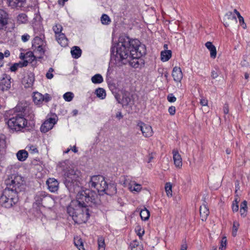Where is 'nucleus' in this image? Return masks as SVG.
<instances>
[{
	"label": "nucleus",
	"mask_w": 250,
	"mask_h": 250,
	"mask_svg": "<svg viewBox=\"0 0 250 250\" xmlns=\"http://www.w3.org/2000/svg\"><path fill=\"white\" fill-rule=\"evenodd\" d=\"M223 111L225 114H227L229 112V105L225 104L223 107Z\"/></svg>",
	"instance_id": "603ef678"
},
{
	"label": "nucleus",
	"mask_w": 250,
	"mask_h": 250,
	"mask_svg": "<svg viewBox=\"0 0 250 250\" xmlns=\"http://www.w3.org/2000/svg\"><path fill=\"white\" fill-rule=\"evenodd\" d=\"M4 55L5 57H7L10 55V52L8 50H6L4 52Z\"/></svg>",
	"instance_id": "338daca9"
},
{
	"label": "nucleus",
	"mask_w": 250,
	"mask_h": 250,
	"mask_svg": "<svg viewBox=\"0 0 250 250\" xmlns=\"http://www.w3.org/2000/svg\"><path fill=\"white\" fill-rule=\"evenodd\" d=\"M91 81L95 84L101 83L103 82V78L101 74H97L91 78Z\"/></svg>",
	"instance_id": "c85d7f7f"
},
{
	"label": "nucleus",
	"mask_w": 250,
	"mask_h": 250,
	"mask_svg": "<svg viewBox=\"0 0 250 250\" xmlns=\"http://www.w3.org/2000/svg\"><path fill=\"white\" fill-rule=\"evenodd\" d=\"M19 66V63H15V64H14L10 67L11 71H12V72L16 71L17 70Z\"/></svg>",
	"instance_id": "3c124183"
},
{
	"label": "nucleus",
	"mask_w": 250,
	"mask_h": 250,
	"mask_svg": "<svg viewBox=\"0 0 250 250\" xmlns=\"http://www.w3.org/2000/svg\"><path fill=\"white\" fill-rule=\"evenodd\" d=\"M78 111L77 109H74L72 111L73 116H76L78 114Z\"/></svg>",
	"instance_id": "69168bd1"
},
{
	"label": "nucleus",
	"mask_w": 250,
	"mask_h": 250,
	"mask_svg": "<svg viewBox=\"0 0 250 250\" xmlns=\"http://www.w3.org/2000/svg\"><path fill=\"white\" fill-rule=\"evenodd\" d=\"M246 212L247 209H240V212L241 214V215L244 217L246 215Z\"/></svg>",
	"instance_id": "4d7b16f0"
},
{
	"label": "nucleus",
	"mask_w": 250,
	"mask_h": 250,
	"mask_svg": "<svg viewBox=\"0 0 250 250\" xmlns=\"http://www.w3.org/2000/svg\"><path fill=\"white\" fill-rule=\"evenodd\" d=\"M211 76L212 79H215L218 76V72L215 70H212L211 71Z\"/></svg>",
	"instance_id": "864d4df0"
},
{
	"label": "nucleus",
	"mask_w": 250,
	"mask_h": 250,
	"mask_svg": "<svg viewBox=\"0 0 250 250\" xmlns=\"http://www.w3.org/2000/svg\"><path fill=\"white\" fill-rule=\"evenodd\" d=\"M27 56H28V57L31 56L32 58H33V59H31V60L32 61L35 60V56H34V55L33 54V53L32 52H28V53H27L26 54L25 57H27Z\"/></svg>",
	"instance_id": "13d9d810"
},
{
	"label": "nucleus",
	"mask_w": 250,
	"mask_h": 250,
	"mask_svg": "<svg viewBox=\"0 0 250 250\" xmlns=\"http://www.w3.org/2000/svg\"><path fill=\"white\" fill-rule=\"evenodd\" d=\"M34 204L38 206H46L48 205V203L53 202L52 198L43 191L38 192L34 197Z\"/></svg>",
	"instance_id": "6e6552de"
},
{
	"label": "nucleus",
	"mask_w": 250,
	"mask_h": 250,
	"mask_svg": "<svg viewBox=\"0 0 250 250\" xmlns=\"http://www.w3.org/2000/svg\"><path fill=\"white\" fill-rule=\"evenodd\" d=\"M8 14L4 10L0 9V30L3 29L8 22Z\"/></svg>",
	"instance_id": "a211bd4d"
},
{
	"label": "nucleus",
	"mask_w": 250,
	"mask_h": 250,
	"mask_svg": "<svg viewBox=\"0 0 250 250\" xmlns=\"http://www.w3.org/2000/svg\"><path fill=\"white\" fill-rule=\"evenodd\" d=\"M237 20L236 17L231 12H227L223 18V23L226 27H235L236 26Z\"/></svg>",
	"instance_id": "1a4fd4ad"
},
{
	"label": "nucleus",
	"mask_w": 250,
	"mask_h": 250,
	"mask_svg": "<svg viewBox=\"0 0 250 250\" xmlns=\"http://www.w3.org/2000/svg\"><path fill=\"white\" fill-rule=\"evenodd\" d=\"M72 151L74 152L75 153H76L78 152V150L75 146H74L72 148Z\"/></svg>",
	"instance_id": "774afa93"
},
{
	"label": "nucleus",
	"mask_w": 250,
	"mask_h": 250,
	"mask_svg": "<svg viewBox=\"0 0 250 250\" xmlns=\"http://www.w3.org/2000/svg\"><path fill=\"white\" fill-rule=\"evenodd\" d=\"M172 52L170 50L162 51L161 53V60L163 62H166L169 60L171 57Z\"/></svg>",
	"instance_id": "b1692460"
},
{
	"label": "nucleus",
	"mask_w": 250,
	"mask_h": 250,
	"mask_svg": "<svg viewBox=\"0 0 250 250\" xmlns=\"http://www.w3.org/2000/svg\"><path fill=\"white\" fill-rule=\"evenodd\" d=\"M187 246L186 244H183L181 246V250H187Z\"/></svg>",
	"instance_id": "680f3d73"
},
{
	"label": "nucleus",
	"mask_w": 250,
	"mask_h": 250,
	"mask_svg": "<svg viewBox=\"0 0 250 250\" xmlns=\"http://www.w3.org/2000/svg\"><path fill=\"white\" fill-rule=\"evenodd\" d=\"M205 46L210 51V57L212 59H215L217 55L216 47L210 42H207L205 43Z\"/></svg>",
	"instance_id": "6ab92c4d"
},
{
	"label": "nucleus",
	"mask_w": 250,
	"mask_h": 250,
	"mask_svg": "<svg viewBox=\"0 0 250 250\" xmlns=\"http://www.w3.org/2000/svg\"><path fill=\"white\" fill-rule=\"evenodd\" d=\"M88 186L91 188L96 189L99 194L104 192L111 195L116 192L115 186L113 184L108 186L104 177L100 175L91 176Z\"/></svg>",
	"instance_id": "20e7f679"
},
{
	"label": "nucleus",
	"mask_w": 250,
	"mask_h": 250,
	"mask_svg": "<svg viewBox=\"0 0 250 250\" xmlns=\"http://www.w3.org/2000/svg\"><path fill=\"white\" fill-rule=\"evenodd\" d=\"M140 215L142 220L146 221L149 219L150 213L148 210L144 208L140 211Z\"/></svg>",
	"instance_id": "a878e982"
},
{
	"label": "nucleus",
	"mask_w": 250,
	"mask_h": 250,
	"mask_svg": "<svg viewBox=\"0 0 250 250\" xmlns=\"http://www.w3.org/2000/svg\"><path fill=\"white\" fill-rule=\"evenodd\" d=\"M175 107L174 106H171L168 108V112L171 115H174L175 113Z\"/></svg>",
	"instance_id": "09e8293b"
},
{
	"label": "nucleus",
	"mask_w": 250,
	"mask_h": 250,
	"mask_svg": "<svg viewBox=\"0 0 250 250\" xmlns=\"http://www.w3.org/2000/svg\"><path fill=\"white\" fill-rule=\"evenodd\" d=\"M56 123V119L54 118H49L44 121L41 125L40 129L41 132L45 133L52 129Z\"/></svg>",
	"instance_id": "ddd939ff"
},
{
	"label": "nucleus",
	"mask_w": 250,
	"mask_h": 250,
	"mask_svg": "<svg viewBox=\"0 0 250 250\" xmlns=\"http://www.w3.org/2000/svg\"><path fill=\"white\" fill-rule=\"evenodd\" d=\"M137 127L141 131L144 137H149L152 136L153 132L150 125L139 121L137 124Z\"/></svg>",
	"instance_id": "9d476101"
},
{
	"label": "nucleus",
	"mask_w": 250,
	"mask_h": 250,
	"mask_svg": "<svg viewBox=\"0 0 250 250\" xmlns=\"http://www.w3.org/2000/svg\"><path fill=\"white\" fill-rule=\"evenodd\" d=\"M68 0H59L58 3L60 5H63L65 1H67Z\"/></svg>",
	"instance_id": "052dcab7"
},
{
	"label": "nucleus",
	"mask_w": 250,
	"mask_h": 250,
	"mask_svg": "<svg viewBox=\"0 0 250 250\" xmlns=\"http://www.w3.org/2000/svg\"><path fill=\"white\" fill-rule=\"evenodd\" d=\"M239 227V224L237 221H234L232 227V235L235 237L236 235L237 231Z\"/></svg>",
	"instance_id": "58836bf2"
},
{
	"label": "nucleus",
	"mask_w": 250,
	"mask_h": 250,
	"mask_svg": "<svg viewBox=\"0 0 250 250\" xmlns=\"http://www.w3.org/2000/svg\"><path fill=\"white\" fill-rule=\"evenodd\" d=\"M27 123V120L21 113H20L10 118L7 122V125L11 129L19 131L24 127Z\"/></svg>",
	"instance_id": "423d86ee"
},
{
	"label": "nucleus",
	"mask_w": 250,
	"mask_h": 250,
	"mask_svg": "<svg viewBox=\"0 0 250 250\" xmlns=\"http://www.w3.org/2000/svg\"><path fill=\"white\" fill-rule=\"evenodd\" d=\"M172 76L176 82H180L183 78V73L179 67L175 66L172 70Z\"/></svg>",
	"instance_id": "f3484780"
},
{
	"label": "nucleus",
	"mask_w": 250,
	"mask_h": 250,
	"mask_svg": "<svg viewBox=\"0 0 250 250\" xmlns=\"http://www.w3.org/2000/svg\"><path fill=\"white\" fill-rule=\"evenodd\" d=\"M27 20V17L24 13L19 14L17 17V21L19 24L25 23Z\"/></svg>",
	"instance_id": "c756f323"
},
{
	"label": "nucleus",
	"mask_w": 250,
	"mask_h": 250,
	"mask_svg": "<svg viewBox=\"0 0 250 250\" xmlns=\"http://www.w3.org/2000/svg\"><path fill=\"white\" fill-rule=\"evenodd\" d=\"M238 20L241 26L243 27V28L246 29L247 28V25L244 21L243 17L241 16L238 18Z\"/></svg>",
	"instance_id": "49530a36"
},
{
	"label": "nucleus",
	"mask_w": 250,
	"mask_h": 250,
	"mask_svg": "<svg viewBox=\"0 0 250 250\" xmlns=\"http://www.w3.org/2000/svg\"><path fill=\"white\" fill-rule=\"evenodd\" d=\"M167 100L170 103H173L176 101V98L172 94H169L167 97Z\"/></svg>",
	"instance_id": "de8ad7c7"
},
{
	"label": "nucleus",
	"mask_w": 250,
	"mask_h": 250,
	"mask_svg": "<svg viewBox=\"0 0 250 250\" xmlns=\"http://www.w3.org/2000/svg\"><path fill=\"white\" fill-rule=\"evenodd\" d=\"M7 187L0 198V202L6 208H10L19 201L18 193L24 189L23 178L20 175H15L14 178L6 182Z\"/></svg>",
	"instance_id": "f03ea898"
},
{
	"label": "nucleus",
	"mask_w": 250,
	"mask_h": 250,
	"mask_svg": "<svg viewBox=\"0 0 250 250\" xmlns=\"http://www.w3.org/2000/svg\"><path fill=\"white\" fill-rule=\"evenodd\" d=\"M234 12L236 14V15L237 16V17L238 18L241 17L240 13L236 10V9H234Z\"/></svg>",
	"instance_id": "e2e57ef3"
},
{
	"label": "nucleus",
	"mask_w": 250,
	"mask_h": 250,
	"mask_svg": "<svg viewBox=\"0 0 250 250\" xmlns=\"http://www.w3.org/2000/svg\"><path fill=\"white\" fill-rule=\"evenodd\" d=\"M76 215L74 217V221L78 224L85 223L90 216L89 209L86 207H82L79 205L76 211Z\"/></svg>",
	"instance_id": "0eeeda50"
},
{
	"label": "nucleus",
	"mask_w": 250,
	"mask_h": 250,
	"mask_svg": "<svg viewBox=\"0 0 250 250\" xmlns=\"http://www.w3.org/2000/svg\"><path fill=\"white\" fill-rule=\"evenodd\" d=\"M129 190L132 191L139 192L142 189V186L140 184L132 183L129 186Z\"/></svg>",
	"instance_id": "bb28decb"
},
{
	"label": "nucleus",
	"mask_w": 250,
	"mask_h": 250,
	"mask_svg": "<svg viewBox=\"0 0 250 250\" xmlns=\"http://www.w3.org/2000/svg\"><path fill=\"white\" fill-rule=\"evenodd\" d=\"M209 213V209L207 206L203 205L200 207V214L201 220L203 221H206Z\"/></svg>",
	"instance_id": "aec40b11"
},
{
	"label": "nucleus",
	"mask_w": 250,
	"mask_h": 250,
	"mask_svg": "<svg viewBox=\"0 0 250 250\" xmlns=\"http://www.w3.org/2000/svg\"><path fill=\"white\" fill-rule=\"evenodd\" d=\"M101 22L103 24H109L111 22V20L109 16L106 14H103L101 18Z\"/></svg>",
	"instance_id": "473e14b6"
},
{
	"label": "nucleus",
	"mask_w": 250,
	"mask_h": 250,
	"mask_svg": "<svg viewBox=\"0 0 250 250\" xmlns=\"http://www.w3.org/2000/svg\"><path fill=\"white\" fill-rule=\"evenodd\" d=\"M56 39L62 46H66L68 44V40L64 34H60L57 35Z\"/></svg>",
	"instance_id": "412c9836"
},
{
	"label": "nucleus",
	"mask_w": 250,
	"mask_h": 250,
	"mask_svg": "<svg viewBox=\"0 0 250 250\" xmlns=\"http://www.w3.org/2000/svg\"><path fill=\"white\" fill-rule=\"evenodd\" d=\"M227 245V238L226 237H223L221 242V247L220 249L223 250V249H225Z\"/></svg>",
	"instance_id": "37998d69"
},
{
	"label": "nucleus",
	"mask_w": 250,
	"mask_h": 250,
	"mask_svg": "<svg viewBox=\"0 0 250 250\" xmlns=\"http://www.w3.org/2000/svg\"><path fill=\"white\" fill-rule=\"evenodd\" d=\"M238 209L239 206L238 205V202H237V200H235L233 202L232 205V209L233 212H236L238 210Z\"/></svg>",
	"instance_id": "c03bdc74"
},
{
	"label": "nucleus",
	"mask_w": 250,
	"mask_h": 250,
	"mask_svg": "<svg viewBox=\"0 0 250 250\" xmlns=\"http://www.w3.org/2000/svg\"><path fill=\"white\" fill-rule=\"evenodd\" d=\"M116 117L119 119L123 118V115H122L121 112H119L117 114Z\"/></svg>",
	"instance_id": "0e129e2a"
},
{
	"label": "nucleus",
	"mask_w": 250,
	"mask_h": 250,
	"mask_svg": "<svg viewBox=\"0 0 250 250\" xmlns=\"http://www.w3.org/2000/svg\"><path fill=\"white\" fill-rule=\"evenodd\" d=\"M72 57L75 59L79 58L82 54V50L78 46H73L71 50Z\"/></svg>",
	"instance_id": "5701e85b"
},
{
	"label": "nucleus",
	"mask_w": 250,
	"mask_h": 250,
	"mask_svg": "<svg viewBox=\"0 0 250 250\" xmlns=\"http://www.w3.org/2000/svg\"><path fill=\"white\" fill-rule=\"evenodd\" d=\"M53 29L55 33L56 36L60 34H62L61 32L62 31V27L61 24H56L55 26L53 27Z\"/></svg>",
	"instance_id": "c9c22d12"
},
{
	"label": "nucleus",
	"mask_w": 250,
	"mask_h": 250,
	"mask_svg": "<svg viewBox=\"0 0 250 250\" xmlns=\"http://www.w3.org/2000/svg\"><path fill=\"white\" fill-rule=\"evenodd\" d=\"M73 94L70 92H66L63 95L64 99L67 102L71 101L73 98Z\"/></svg>",
	"instance_id": "ea45409f"
},
{
	"label": "nucleus",
	"mask_w": 250,
	"mask_h": 250,
	"mask_svg": "<svg viewBox=\"0 0 250 250\" xmlns=\"http://www.w3.org/2000/svg\"><path fill=\"white\" fill-rule=\"evenodd\" d=\"M27 148L28 149V150L32 153H37L38 150L36 146L33 145H28L27 146Z\"/></svg>",
	"instance_id": "79ce46f5"
},
{
	"label": "nucleus",
	"mask_w": 250,
	"mask_h": 250,
	"mask_svg": "<svg viewBox=\"0 0 250 250\" xmlns=\"http://www.w3.org/2000/svg\"><path fill=\"white\" fill-rule=\"evenodd\" d=\"M11 77L4 74L0 80V90L2 91L8 90L11 87Z\"/></svg>",
	"instance_id": "f8f14e48"
},
{
	"label": "nucleus",
	"mask_w": 250,
	"mask_h": 250,
	"mask_svg": "<svg viewBox=\"0 0 250 250\" xmlns=\"http://www.w3.org/2000/svg\"><path fill=\"white\" fill-rule=\"evenodd\" d=\"M77 202L82 207H96L101 203L99 195L95 191L85 189L79 191L76 196Z\"/></svg>",
	"instance_id": "7ed1b4c3"
},
{
	"label": "nucleus",
	"mask_w": 250,
	"mask_h": 250,
	"mask_svg": "<svg viewBox=\"0 0 250 250\" xmlns=\"http://www.w3.org/2000/svg\"><path fill=\"white\" fill-rule=\"evenodd\" d=\"M74 243L75 246L79 249V250H84L83 243L81 239H75Z\"/></svg>",
	"instance_id": "f704fd0d"
},
{
	"label": "nucleus",
	"mask_w": 250,
	"mask_h": 250,
	"mask_svg": "<svg viewBox=\"0 0 250 250\" xmlns=\"http://www.w3.org/2000/svg\"><path fill=\"white\" fill-rule=\"evenodd\" d=\"M51 98L49 94L46 93L42 95L39 92H35L33 96V101L35 104L40 105L44 102L47 103L50 101Z\"/></svg>",
	"instance_id": "9b49d317"
},
{
	"label": "nucleus",
	"mask_w": 250,
	"mask_h": 250,
	"mask_svg": "<svg viewBox=\"0 0 250 250\" xmlns=\"http://www.w3.org/2000/svg\"><path fill=\"white\" fill-rule=\"evenodd\" d=\"M200 103L202 106H206L208 105V100L206 99H202Z\"/></svg>",
	"instance_id": "5fc2aeb1"
},
{
	"label": "nucleus",
	"mask_w": 250,
	"mask_h": 250,
	"mask_svg": "<svg viewBox=\"0 0 250 250\" xmlns=\"http://www.w3.org/2000/svg\"><path fill=\"white\" fill-rule=\"evenodd\" d=\"M7 2L11 8L19 9L25 5L26 0H7Z\"/></svg>",
	"instance_id": "2eb2a0df"
},
{
	"label": "nucleus",
	"mask_w": 250,
	"mask_h": 250,
	"mask_svg": "<svg viewBox=\"0 0 250 250\" xmlns=\"http://www.w3.org/2000/svg\"><path fill=\"white\" fill-rule=\"evenodd\" d=\"M17 157L19 161H24L28 157V152L25 150H20L17 153Z\"/></svg>",
	"instance_id": "393cba45"
},
{
	"label": "nucleus",
	"mask_w": 250,
	"mask_h": 250,
	"mask_svg": "<svg viewBox=\"0 0 250 250\" xmlns=\"http://www.w3.org/2000/svg\"><path fill=\"white\" fill-rule=\"evenodd\" d=\"M64 184L69 190H74L79 187L80 172L74 169H68L64 174Z\"/></svg>",
	"instance_id": "39448f33"
},
{
	"label": "nucleus",
	"mask_w": 250,
	"mask_h": 250,
	"mask_svg": "<svg viewBox=\"0 0 250 250\" xmlns=\"http://www.w3.org/2000/svg\"><path fill=\"white\" fill-rule=\"evenodd\" d=\"M148 160L147 161V163H150L151 162V160L153 159V156L152 155V154H149L148 155Z\"/></svg>",
	"instance_id": "bf43d9fd"
},
{
	"label": "nucleus",
	"mask_w": 250,
	"mask_h": 250,
	"mask_svg": "<svg viewBox=\"0 0 250 250\" xmlns=\"http://www.w3.org/2000/svg\"><path fill=\"white\" fill-rule=\"evenodd\" d=\"M42 40L40 38L36 37L33 41L32 45L34 48H36V46L38 45H42Z\"/></svg>",
	"instance_id": "72a5a7b5"
},
{
	"label": "nucleus",
	"mask_w": 250,
	"mask_h": 250,
	"mask_svg": "<svg viewBox=\"0 0 250 250\" xmlns=\"http://www.w3.org/2000/svg\"><path fill=\"white\" fill-rule=\"evenodd\" d=\"M54 71V69L52 68H50L46 74V77L48 79H51L53 77V74L52 72Z\"/></svg>",
	"instance_id": "a18cd8bd"
},
{
	"label": "nucleus",
	"mask_w": 250,
	"mask_h": 250,
	"mask_svg": "<svg viewBox=\"0 0 250 250\" xmlns=\"http://www.w3.org/2000/svg\"><path fill=\"white\" fill-rule=\"evenodd\" d=\"M98 244L99 250H104V240L103 237H101L98 238Z\"/></svg>",
	"instance_id": "e433bc0d"
},
{
	"label": "nucleus",
	"mask_w": 250,
	"mask_h": 250,
	"mask_svg": "<svg viewBox=\"0 0 250 250\" xmlns=\"http://www.w3.org/2000/svg\"><path fill=\"white\" fill-rule=\"evenodd\" d=\"M95 94L97 96L101 99H104L105 98L106 92L104 89L98 88L95 90Z\"/></svg>",
	"instance_id": "cd10ccee"
},
{
	"label": "nucleus",
	"mask_w": 250,
	"mask_h": 250,
	"mask_svg": "<svg viewBox=\"0 0 250 250\" xmlns=\"http://www.w3.org/2000/svg\"><path fill=\"white\" fill-rule=\"evenodd\" d=\"M173 159L175 167L177 168H180L182 166V160L180 154L178 151L174 149L172 151Z\"/></svg>",
	"instance_id": "dca6fc26"
},
{
	"label": "nucleus",
	"mask_w": 250,
	"mask_h": 250,
	"mask_svg": "<svg viewBox=\"0 0 250 250\" xmlns=\"http://www.w3.org/2000/svg\"><path fill=\"white\" fill-rule=\"evenodd\" d=\"M247 208V203L246 201H244L240 205V209H246Z\"/></svg>",
	"instance_id": "6e6d98bb"
},
{
	"label": "nucleus",
	"mask_w": 250,
	"mask_h": 250,
	"mask_svg": "<svg viewBox=\"0 0 250 250\" xmlns=\"http://www.w3.org/2000/svg\"><path fill=\"white\" fill-rule=\"evenodd\" d=\"M78 208V207L76 208H74L71 206H69L67 208V213L72 217L73 220H74V217L76 215Z\"/></svg>",
	"instance_id": "7c9ffc66"
},
{
	"label": "nucleus",
	"mask_w": 250,
	"mask_h": 250,
	"mask_svg": "<svg viewBox=\"0 0 250 250\" xmlns=\"http://www.w3.org/2000/svg\"><path fill=\"white\" fill-rule=\"evenodd\" d=\"M49 190L52 192H55L58 190L59 183L54 178H49L46 181Z\"/></svg>",
	"instance_id": "4468645a"
},
{
	"label": "nucleus",
	"mask_w": 250,
	"mask_h": 250,
	"mask_svg": "<svg viewBox=\"0 0 250 250\" xmlns=\"http://www.w3.org/2000/svg\"><path fill=\"white\" fill-rule=\"evenodd\" d=\"M34 82V76L33 74H30L28 75L27 77H25L24 79V83L25 87L26 88L31 87Z\"/></svg>",
	"instance_id": "4be33fe9"
},
{
	"label": "nucleus",
	"mask_w": 250,
	"mask_h": 250,
	"mask_svg": "<svg viewBox=\"0 0 250 250\" xmlns=\"http://www.w3.org/2000/svg\"><path fill=\"white\" fill-rule=\"evenodd\" d=\"M146 54V46L141 44L139 40L122 36L120 37L117 45L116 54L111 55V59L115 60V63L118 66L129 63L131 66L138 68L140 58Z\"/></svg>",
	"instance_id": "f257e3e1"
},
{
	"label": "nucleus",
	"mask_w": 250,
	"mask_h": 250,
	"mask_svg": "<svg viewBox=\"0 0 250 250\" xmlns=\"http://www.w3.org/2000/svg\"><path fill=\"white\" fill-rule=\"evenodd\" d=\"M30 36L27 34H25L21 36V40L23 42H26L29 40Z\"/></svg>",
	"instance_id": "8fccbe9b"
},
{
	"label": "nucleus",
	"mask_w": 250,
	"mask_h": 250,
	"mask_svg": "<svg viewBox=\"0 0 250 250\" xmlns=\"http://www.w3.org/2000/svg\"><path fill=\"white\" fill-rule=\"evenodd\" d=\"M165 190L168 196H172V186L170 183H167L166 184Z\"/></svg>",
	"instance_id": "4c0bfd02"
},
{
	"label": "nucleus",
	"mask_w": 250,
	"mask_h": 250,
	"mask_svg": "<svg viewBox=\"0 0 250 250\" xmlns=\"http://www.w3.org/2000/svg\"><path fill=\"white\" fill-rule=\"evenodd\" d=\"M34 52L35 53H38L40 55H42L44 54V51L42 48V45H38L36 48H34Z\"/></svg>",
	"instance_id": "a19ab883"
},
{
	"label": "nucleus",
	"mask_w": 250,
	"mask_h": 250,
	"mask_svg": "<svg viewBox=\"0 0 250 250\" xmlns=\"http://www.w3.org/2000/svg\"><path fill=\"white\" fill-rule=\"evenodd\" d=\"M131 250H142V245H139L138 242L134 241L130 244Z\"/></svg>",
	"instance_id": "2f4dec72"
}]
</instances>
